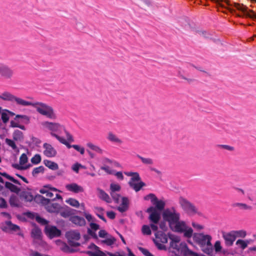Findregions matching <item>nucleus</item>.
<instances>
[{"instance_id": "f257e3e1", "label": "nucleus", "mask_w": 256, "mask_h": 256, "mask_svg": "<svg viewBox=\"0 0 256 256\" xmlns=\"http://www.w3.org/2000/svg\"><path fill=\"white\" fill-rule=\"evenodd\" d=\"M194 242L200 246L202 251L206 254H210L212 252V246L211 243L212 236L203 233H192Z\"/></svg>"}, {"instance_id": "f03ea898", "label": "nucleus", "mask_w": 256, "mask_h": 256, "mask_svg": "<svg viewBox=\"0 0 256 256\" xmlns=\"http://www.w3.org/2000/svg\"><path fill=\"white\" fill-rule=\"evenodd\" d=\"M27 103L28 104H26L25 106H32L42 116H46L50 120L56 119V114L51 106L41 102H32L27 101Z\"/></svg>"}, {"instance_id": "7ed1b4c3", "label": "nucleus", "mask_w": 256, "mask_h": 256, "mask_svg": "<svg viewBox=\"0 0 256 256\" xmlns=\"http://www.w3.org/2000/svg\"><path fill=\"white\" fill-rule=\"evenodd\" d=\"M170 240L169 252L171 256H182L184 250L188 248L187 245L185 243H180V238L178 236L170 235Z\"/></svg>"}, {"instance_id": "20e7f679", "label": "nucleus", "mask_w": 256, "mask_h": 256, "mask_svg": "<svg viewBox=\"0 0 256 256\" xmlns=\"http://www.w3.org/2000/svg\"><path fill=\"white\" fill-rule=\"evenodd\" d=\"M163 219L168 222L170 227H172L174 224L180 220V214L176 210L174 207L165 209L162 214Z\"/></svg>"}, {"instance_id": "39448f33", "label": "nucleus", "mask_w": 256, "mask_h": 256, "mask_svg": "<svg viewBox=\"0 0 256 256\" xmlns=\"http://www.w3.org/2000/svg\"><path fill=\"white\" fill-rule=\"evenodd\" d=\"M170 228L174 232L183 233L185 238H190L192 236L193 230L192 228L188 226L184 221L178 220L172 227Z\"/></svg>"}, {"instance_id": "423d86ee", "label": "nucleus", "mask_w": 256, "mask_h": 256, "mask_svg": "<svg viewBox=\"0 0 256 256\" xmlns=\"http://www.w3.org/2000/svg\"><path fill=\"white\" fill-rule=\"evenodd\" d=\"M178 203L182 210L188 214L194 215L198 213V208L196 206L186 198L180 196Z\"/></svg>"}, {"instance_id": "0eeeda50", "label": "nucleus", "mask_w": 256, "mask_h": 256, "mask_svg": "<svg viewBox=\"0 0 256 256\" xmlns=\"http://www.w3.org/2000/svg\"><path fill=\"white\" fill-rule=\"evenodd\" d=\"M42 124L45 128L50 131L52 136V134L58 135V134H61L62 130H64V126L58 122L46 121L43 122Z\"/></svg>"}, {"instance_id": "6e6552de", "label": "nucleus", "mask_w": 256, "mask_h": 256, "mask_svg": "<svg viewBox=\"0 0 256 256\" xmlns=\"http://www.w3.org/2000/svg\"><path fill=\"white\" fill-rule=\"evenodd\" d=\"M66 237L71 246L78 247L80 243L77 242L80 238V234L78 230H70L66 233Z\"/></svg>"}, {"instance_id": "1a4fd4ad", "label": "nucleus", "mask_w": 256, "mask_h": 256, "mask_svg": "<svg viewBox=\"0 0 256 256\" xmlns=\"http://www.w3.org/2000/svg\"><path fill=\"white\" fill-rule=\"evenodd\" d=\"M0 98L4 100L10 102L14 101L18 104L22 106H25L26 104H28L27 101L21 98L16 97L8 92H4L0 94Z\"/></svg>"}, {"instance_id": "9d476101", "label": "nucleus", "mask_w": 256, "mask_h": 256, "mask_svg": "<svg viewBox=\"0 0 256 256\" xmlns=\"http://www.w3.org/2000/svg\"><path fill=\"white\" fill-rule=\"evenodd\" d=\"M145 200H150L152 204L155 206L156 210L162 211L164 210L166 206L165 202L162 200H159L154 194H150L144 197Z\"/></svg>"}, {"instance_id": "9b49d317", "label": "nucleus", "mask_w": 256, "mask_h": 256, "mask_svg": "<svg viewBox=\"0 0 256 256\" xmlns=\"http://www.w3.org/2000/svg\"><path fill=\"white\" fill-rule=\"evenodd\" d=\"M46 234L50 238L59 237L61 235V230L56 226L47 225L44 228Z\"/></svg>"}, {"instance_id": "f8f14e48", "label": "nucleus", "mask_w": 256, "mask_h": 256, "mask_svg": "<svg viewBox=\"0 0 256 256\" xmlns=\"http://www.w3.org/2000/svg\"><path fill=\"white\" fill-rule=\"evenodd\" d=\"M0 75L6 78L10 79L14 75V71L9 66L4 64H0Z\"/></svg>"}, {"instance_id": "ddd939ff", "label": "nucleus", "mask_w": 256, "mask_h": 256, "mask_svg": "<svg viewBox=\"0 0 256 256\" xmlns=\"http://www.w3.org/2000/svg\"><path fill=\"white\" fill-rule=\"evenodd\" d=\"M146 212L150 213L149 219L154 224H158L160 218V214L158 212L154 206L148 208Z\"/></svg>"}, {"instance_id": "4468645a", "label": "nucleus", "mask_w": 256, "mask_h": 256, "mask_svg": "<svg viewBox=\"0 0 256 256\" xmlns=\"http://www.w3.org/2000/svg\"><path fill=\"white\" fill-rule=\"evenodd\" d=\"M222 236L224 240L225 244L227 246H232L236 240V238L232 231L229 232H222Z\"/></svg>"}, {"instance_id": "2eb2a0df", "label": "nucleus", "mask_w": 256, "mask_h": 256, "mask_svg": "<svg viewBox=\"0 0 256 256\" xmlns=\"http://www.w3.org/2000/svg\"><path fill=\"white\" fill-rule=\"evenodd\" d=\"M44 148L45 149L44 154L47 157H54L56 155V150L50 144L45 143L44 144Z\"/></svg>"}, {"instance_id": "dca6fc26", "label": "nucleus", "mask_w": 256, "mask_h": 256, "mask_svg": "<svg viewBox=\"0 0 256 256\" xmlns=\"http://www.w3.org/2000/svg\"><path fill=\"white\" fill-rule=\"evenodd\" d=\"M66 188L68 190L76 194L82 192L84 191L83 188L76 183L68 184L66 186Z\"/></svg>"}, {"instance_id": "f3484780", "label": "nucleus", "mask_w": 256, "mask_h": 256, "mask_svg": "<svg viewBox=\"0 0 256 256\" xmlns=\"http://www.w3.org/2000/svg\"><path fill=\"white\" fill-rule=\"evenodd\" d=\"M156 239L154 240L160 242L162 244L168 242V238L167 235L162 232H157L155 234Z\"/></svg>"}, {"instance_id": "a211bd4d", "label": "nucleus", "mask_w": 256, "mask_h": 256, "mask_svg": "<svg viewBox=\"0 0 256 256\" xmlns=\"http://www.w3.org/2000/svg\"><path fill=\"white\" fill-rule=\"evenodd\" d=\"M70 220L72 223L80 226H82L86 224V220L84 218L78 216H72Z\"/></svg>"}, {"instance_id": "6ab92c4d", "label": "nucleus", "mask_w": 256, "mask_h": 256, "mask_svg": "<svg viewBox=\"0 0 256 256\" xmlns=\"http://www.w3.org/2000/svg\"><path fill=\"white\" fill-rule=\"evenodd\" d=\"M128 198L126 197H122V204L118 208V210L121 212H126L128 209Z\"/></svg>"}, {"instance_id": "aec40b11", "label": "nucleus", "mask_w": 256, "mask_h": 256, "mask_svg": "<svg viewBox=\"0 0 256 256\" xmlns=\"http://www.w3.org/2000/svg\"><path fill=\"white\" fill-rule=\"evenodd\" d=\"M128 184L136 192L140 191L143 186H146V184L142 182L141 180L138 182H137L136 184H133L132 182H128Z\"/></svg>"}, {"instance_id": "412c9836", "label": "nucleus", "mask_w": 256, "mask_h": 256, "mask_svg": "<svg viewBox=\"0 0 256 256\" xmlns=\"http://www.w3.org/2000/svg\"><path fill=\"white\" fill-rule=\"evenodd\" d=\"M60 208V205L58 203H50L46 206V210L50 212H57Z\"/></svg>"}, {"instance_id": "4be33fe9", "label": "nucleus", "mask_w": 256, "mask_h": 256, "mask_svg": "<svg viewBox=\"0 0 256 256\" xmlns=\"http://www.w3.org/2000/svg\"><path fill=\"white\" fill-rule=\"evenodd\" d=\"M31 236L35 240H40L42 238V232L38 228H35L32 230Z\"/></svg>"}, {"instance_id": "5701e85b", "label": "nucleus", "mask_w": 256, "mask_h": 256, "mask_svg": "<svg viewBox=\"0 0 256 256\" xmlns=\"http://www.w3.org/2000/svg\"><path fill=\"white\" fill-rule=\"evenodd\" d=\"M20 198L24 199L26 202H32L34 199V196L32 194L28 192L22 191L20 194Z\"/></svg>"}, {"instance_id": "b1692460", "label": "nucleus", "mask_w": 256, "mask_h": 256, "mask_svg": "<svg viewBox=\"0 0 256 256\" xmlns=\"http://www.w3.org/2000/svg\"><path fill=\"white\" fill-rule=\"evenodd\" d=\"M107 139L111 142L121 144L122 141L112 132L108 133Z\"/></svg>"}, {"instance_id": "393cba45", "label": "nucleus", "mask_w": 256, "mask_h": 256, "mask_svg": "<svg viewBox=\"0 0 256 256\" xmlns=\"http://www.w3.org/2000/svg\"><path fill=\"white\" fill-rule=\"evenodd\" d=\"M98 191L99 192V197L100 199L104 200L108 203L111 202V199L109 196L102 190L98 188Z\"/></svg>"}, {"instance_id": "a878e982", "label": "nucleus", "mask_w": 256, "mask_h": 256, "mask_svg": "<svg viewBox=\"0 0 256 256\" xmlns=\"http://www.w3.org/2000/svg\"><path fill=\"white\" fill-rule=\"evenodd\" d=\"M12 138L16 141L22 142L24 140V136L22 132L16 130L14 131Z\"/></svg>"}, {"instance_id": "bb28decb", "label": "nucleus", "mask_w": 256, "mask_h": 256, "mask_svg": "<svg viewBox=\"0 0 256 256\" xmlns=\"http://www.w3.org/2000/svg\"><path fill=\"white\" fill-rule=\"evenodd\" d=\"M48 186H46L44 188L41 189L40 190V193L42 194H46V196L49 198L50 200H55V198H54V194L50 191L49 190H48L46 188Z\"/></svg>"}, {"instance_id": "cd10ccee", "label": "nucleus", "mask_w": 256, "mask_h": 256, "mask_svg": "<svg viewBox=\"0 0 256 256\" xmlns=\"http://www.w3.org/2000/svg\"><path fill=\"white\" fill-rule=\"evenodd\" d=\"M44 164L46 166L52 170H56L58 168V164L55 162H52L50 160H44Z\"/></svg>"}, {"instance_id": "c85d7f7f", "label": "nucleus", "mask_w": 256, "mask_h": 256, "mask_svg": "<svg viewBox=\"0 0 256 256\" xmlns=\"http://www.w3.org/2000/svg\"><path fill=\"white\" fill-rule=\"evenodd\" d=\"M5 186L6 188L10 190L11 192L18 194L20 192V188L14 184L10 182H6Z\"/></svg>"}, {"instance_id": "c756f323", "label": "nucleus", "mask_w": 256, "mask_h": 256, "mask_svg": "<svg viewBox=\"0 0 256 256\" xmlns=\"http://www.w3.org/2000/svg\"><path fill=\"white\" fill-rule=\"evenodd\" d=\"M232 206L234 208L238 207L240 210H251L252 209L251 206L244 203L236 202L233 204Z\"/></svg>"}, {"instance_id": "7c9ffc66", "label": "nucleus", "mask_w": 256, "mask_h": 256, "mask_svg": "<svg viewBox=\"0 0 256 256\" xmlns=\"http://www.w3.org/2000/svg\"><path fill=\"white\" fill-rule=\"evenodd\" d=\"M10 204L12 206L20 207V204L18 198L14 195H12L10 198Z\"/></svg>"}, {"instance_id": "2f4dec72", "label": "nucleus", "mask_w": 256, "mask_h": 256, "mask_svg": "<svg viewBox=\"0 0 256 256\" xmlns=\"http://www.w3.org/2000/svg\"><path fill=\"white\" fill-rule=\"evenodd\" d=\"M52 136L56 138L60 143L66 145L68 148H70L72 147V145H70L66 139L59 136L58 134H52Z\"/></svg>"}, {"instance_id": "473e14b6", "label": "nucleus", "mask_w": 256, "mask_h": 256, "mask_svg": "<svg viewBox=\"0 0 256 256\" xmlns=\"http://www.w3.org/2000/svg\"><path fill=\"white\" fill-rule=\"evenodd\" d=\"M60 250L66 253H73L75 252V250L72 248L70 247L66 243L62 242L60 247Z\"/></svg>"}, {"instance_id": "72a5a7b5", "label": "nucleus", "mask_w": 256, "mask_h": 256, "mask_svg": "<svg viewBox=\"0 0 256 256\" xmlns=\"http://www.w3.org/2000/svg\"><path fill=\"white\" fill-rule=\"evenodd\" d=\"M116 242V239L112 236H108L106 240H102V244H106L107 246H112Z\"/></svg>"}, {"instance_id": "f704fd0d", "label": "nucleus", "mask_w": 256, "mask_h": 256, "mask_svg": "<svg viewBox=\"0 0 256 256\" xmlns=\"http://www.w3.org/2000/svg\"><path fill=\"white\" fill-rule=\"evenodd\" d=\"M248 243L249 241L248 240H244L240 239L236 242V244L242 249L244 250L248 246Z\"/></svg>"}, {"instance_id": "c9c22d12", "label": "nucleus", "mask_w": 256, "mask_h": 256, "mask_svg": "<svg viewBox=\"0 0 256 256\" xmlns=\"http://www.w3.org/2000/svg\"><path fill=\"white\" fill-rule=\"evenodd\" d=\"M86 146L90 148L97 152L98 153L100 154H102L103 151L99 146H98L96 145H94L91 142L87 143Z\"/></svg>"}, {"instance_id": "e433bc0d", "label": "nucleus", "mask_w": 256, "mask_h": 256, "mask_svg": "<svg viewBox=\"0 0 256 256\" xmlns=\"http://www.w3.org/2000/svg\"><path fill=\"white\" fill-rule=\"evenodd\" d=\"M232 233L235 236L236 238L237 237L244 238L246 236V232L244 230H232Z\"/></svg>"}, {"instance_id": "4c0bfd02", "label": "nucleus", "mask_w": 256, "mask_h": 256, "mask_svg": "<svg viewBox=\"0 0 256 256\" xmlns=\"http://www.w3.org/2000/svg\"><path fill=\"white\" fill-rule=\"evenodd\" d=\"M137 157L140 158L142 162L144 164L152 165L154 164L153 160L150 158H146L138 154Z\"/></svg>"}, {"instance_id": "58836bf2", "label": "nucleus", "mask_w": 256, "mask_h": 256, "mask_svg": "<svg viewBox=\"0 0 256 256\" xmlns=\"http://www.w3.org/2000/svg\"><path fill=\"white\" fill-rule=\"evenodd\" d=\"M216 147L220 150H225L229 152H234L235 150L234 146L228 144H218Z\"/></svg>"}, {"instance_id": "ea45409f", "label": "nucleus", "mask_w": 256, "mask_h": 256, "mask_svg": "<svg viewBox=\"0 0 256 256\" xmlns=\"http://www.w3.org/2000/svg\"><path fill=\"white\" fill-rule=\"evenodd\" d=\"M66 202L75 208H78L80 206V203L78 201L74 198H70L66 200Z\"/></svg>"}, {"instance_id": "a19ab883", "label": "nucleus", "mask_w": 256, "mask_h": 256, "mask_svg": "<svg viewBox=\"0 0 256 256\" xmlns=\"http://www.w3.org/2000/svg\"><path fill=\"white\" fill-rule=\"evenodd\" d=\"M44 171V168L42 166H40L38 167L35 168L32 172V174L33 176H35L38 174L43 172Z\"/></svg>"}, {"instance_id": "79ce46f5", "label": "nucleus", "mask_w": 256, "mask_h": 256, "mask_svg": "<svg viewBox=\"0 0 256 256\" xmlns=\"http://www.w3.org/2000/svg\"><path fill=\"white\" fill-rule=\"evenodd\" d=\"M41 161V156L39 154H35L32 158L31 162L35 164H39Z\"/></svg>"}, {"instance_id": "37998d69", "label": "nucleus", "mask_w": 256, "mask_h": 256, "mask_svg": "<svg viewBox=\"0 0 256 256\" xmlns=\"http://www.w3.org/2000/svg\"><path fill=\"white\" fill-rule=\"evenodd\" d=\"M36 220L38 223L41 224L42 225H45L46 226L48 225V222L46 219L41 218L40 216H36Z\"/></svg>"}, {"instance_id": "c03bdc74", "label": "nucleus", "mask_w": 256, "mask_h": 256, "mask_svg": "<svg viewBox=\"0 0 256 256\" xmlns=\"http://www.w3.org/2000/svg\"><path fill=\"white\" fill-rule=\"evenodd\" d=\"M6 143L14 150L17 149V146L14 140L6 138L5 140Z\"/></svg>"}, {"instance_id": "a18cd8bd", "label": "nucleus", "mask_w": 256, "mask_h": 256, "mask_svg": "<svg viewBox=\"0 0 256 256\" xmlns=\"http://www.w3.org/2000/svg\"><path fill=\"white\" fill-rule=\"evenodd\" d=\"M1 118L4 123H6L9 120V116H8V114L6 112L3 110L2 112H1Z\"/></svg>"}, {"instance_id": "49530a36", "label": "nucleus", "mask_w": 256, "mask_h": 256, "mask_svg": "<svg viewBox=\"0 0 256 256\" xmlns=\"http://www.w3.org/2000/svg\"><path fill=\"white\" fill-rule=\"evenodd\" d=\"M142 232L144 234L150 235L151 234V230L149 226L147 225H144L142 227Z\"/></svg>"}, {"instance_id": "de8ad7c7", "label": "nucleus", "mask_w": 256, "mask_h": 256, "mask_svg": "<svg viewBox=\"0 0 256 256\" xmlns=\"http://www.w3.org/2000/svg\"><path fill=\"white\" fill-rule=\"evenodd\" d=\"M6 224L8 228L12 230L16 231L20 230L18 226L16 224H12L10 221L7 222Z\"/></svg>"}, {"instance_id": "09e8293b", "label": "nucleus", "mask_w": 256, "mask_h": 256, "mask_svg": "<svg viewBox=\"0 0 256 256\" xmlns=\"http://www.w3.org/2000/svg\"><path fill=\"white\" fill-rule=\"evenodd\" d=\"M110 194L115 202L118 203L120 195L116 194L115 192H110Z\"/></svg>"}, {"instance_id": "8fccbe9b", "label": "nucleus", "mask_w": 256, "mask_h": 256, "mask_svg": "<svg viewBox=\"0 0 256 256\" xmlns=\"http://www.w3.org/2000/svg\"><path fill=\"white\" fill-rule=\"evenodd\" d=\"M110 192H118L120 190V186L118 184H112L110 186Z\"/></svg>"}, {"instance_id": "3c124183", "label": "nucleus", "mask_w": 256, "mask_h": 256, "mask_svg": "<svg viewBox=\"0 0 256 256\" xmlns=\"http://www.w3.org/2000/svg\"><path fill=\"white\" fill-rule=\"evenodd\" d=\"M154 242L158 250H166V246L164 244H162L160 242L156 240H154Z\"/></svg>"}, {"instance_id": "603ef678", "label": "nucleus", "mask_w": 256, "mask_h": 256, "mask_svg": "<svg viewBox=\"0 0 256 256\" xmlns=\"http://www.w3.org/2000/svg\"><path fill=\"white\" fill-rule=\"evenodd\" d=\"M28 162V157L25 154H22L20 158V164H24Z\"/></svg>"}, {"instance_id": "864d4df0", "label": "nucleus", "mask_w": 256, "mask_h": 256, "mask_svg": "<svg viewBox=\"0 0 256 256\" xmlns=\"http://www.w3.org/2000/svg\"><path fill=\"white\" fill-rule=\"evenodd\" d=\"M141 178L139 174H136V176L132 177L129 181V182H132L134 184H137V182H138L140 180Z\"/></svg>"}, {"instance_id": "5fc2aeb1", "label": "nucleus", "mask_w": 256, "mask_h": 256, "mask_svg": "<svg viewBox=\"0 0 256 256\" xmlns=\"http://www.w3.org/2000/svg\"><path fill=\"white\" fill-rule=\"evenodd\" d=\"M62 131H64L66 134L67 141H68L70 142H73L74 141L72 136L70 134V133L69 132H68L66 130L65 128H64V130H62Z\"/></svg>"}, {"instance_id": "6e6d98bb", "label": "nucleus", "mask_w": 256, "mask_h": 256, "mask_svg": "<svg viewBox=\"0 0 256 256\" xmlns=\"http://www.w3.org/2000/svg\"><path fill=\"white\" fill-rule=\"evenodd\" d=\"M72 148H74L76 150L79 152L80 154H84V148L82 147H80L76 144L72 145Z\"/></svg>"}, {"instance_id": "4d7b16f0", "label": "nucleus", "mask_w": 256, "mask_h": 256, "mask_svg": "<svg viewBox=\"0 0 256 256\" xmlns=\"http://www.w3.org/2000/svg\"><path fill=\"white\" fill-rule=\"evenodd\" d=\"M215 251L216 252H219L222 250V246L220 245V242L219 240H217L216 242L214 245Z\"/></svg>"}, {"instance_id": "13d9d810", "label": "nucleus", "mask_w": 256, "mask_h": 256, "mask_svg": "<svg viewBox=\"0 0 256 256\" xmlns=\"http://www.w3.org/2000/svg\"><path fill=\"white\" fill-rule=\"evenodd\" d=\"M40 202L42 204H45L46 206L50 204V200L49 198H45L44 197L40 196Z\"/></svg>"}, {"instance_id": "bf43d9fd", "label": "nucleus", "mask_w": 256, "mask_h": 256, "mask_svg": "<svg viewBox=\"0 0 256 256\" xmlns=\"http://www.w3.org/2000/svg\"><path fill=\"white\" fill-rule=\"evenodd\" d=\"M88 254H92V256H106V254L101 250H98L95 252H88Z\"/></svg>"}, {"instance_id": "052dcab7", "label": "nucleus", "mask_w": 256, "mask_h": 256, "mask_svg": "<svg viewBox=\"0 0 256 256\" xmlns=\"http://www.w3.org/2000/svg\"><path fill=\"white\" fill-rule=\"evenodd\" d=\"M98 236L100 238H104L108 237L109 235L105 230H102L99 231Z\"/></svg>"}, {"instance_id": "680f3d73", "label": "nucleus", "mask_w": 256, "mask_h": 256, "mask_svg": "<svg viewBox=\"0 0 256 256\" xmlns=\"http://www.w3.org/2000/svg\"><path fill=\"white\" fill-rule=\"evenodd\" d=\"M90 226L91 228L90 230H94V231H96L100 228V226L96 223L91 222Z\"/></svg>"}, {"instance_id": "e2e57ef3", "label": "nucleus", "mask_w": 256, "mask_h": 256, "mask_svg": "<svg viewBox=\"0 0 256 256\" xmlns=\"http://www.w3.org/2000/svg\"><path fill=\"white\" fill-rule=\"evenodd\" d=\"M0 208H6L8 206L5 200L2 198H0Z\"/></svg>"}, {"instance_id": "0e129e2a", "label": "nucleus", "mask_w": 256, "mask_h": 256, "mask_svg": "<svg viewBox=\"0 0 256 256\" xmlns=\"http://www.w3.org/2000/svg\"><path fill=\"white\" fill-rule=\"evenodd\" d=\"M80 167H82V166L80 164L76 163L72 166V169L74 172L78 173L79 168Z\"/></svg>"}, {"instance_id": "69168bd1", "label": "nucleus", "mask_w": 256, "mask_h": 256, "mask_svg": "<svg viewBox=\"0 0 256 256\" xmlns=\"http://www.w3.org/2000/svg\"><path fill=\"white\" fill-rule=\"evenodd\" d=\"M88 234H90V236H92L94 238V239H98V236L96 234V233L92 231V230L88 228Z\"/></svg>"}, {"instance_id": "338daca9", "label": "nucleus", "mask_w": 256, "mask_h": 256, "mask_svg": "<svg viewBox=\"0 0 256 256\" xmlns=\"http://www.w3.org/2000/svg\"><path fill=\"white\" fill-rule=\"evenodd\" d=\"M106 215L110 219L112 220L114 219L116 217V214L112 211L108 212Z\"/></svg>"}, {"instance_id": "774afa93", "label": "nucleus", "mask_w": 256, "mask_h": 256, "mask_svg": "<svg viewBox=\"0 0 256 256\" xmlns=\"http://www.w3.org/2000/svg\"><path fill=\"white\" fill-rule=\"evenodd\" d=\"M107 254L109 256H126L124 254H120V252H115V253H112L110 252H108Z\"/></svg>"}]
</instances>
